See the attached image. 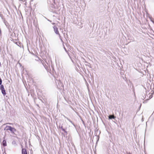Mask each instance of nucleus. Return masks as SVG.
I'll return each mask as SVG.
<instances>
[{
	"label": "nucleus",
	"mask_w": 154,
	"mask_h": 154,
	"mask_svg": "<svg viewBox=\"0 0 154 154\" xmlns=\"http://www.w3.org/2000/svg\"><path fill=\"white\" fill-rule=\"evenodd\" d=\"M53 28L54 29V31L55 33L57 35H58V36H60V34L59 32L58 31V29L57 27L56 26H54L53 27Z\"/></svg>",
	"instance_id": "f257e3e1"
},
{
	"label": "nucleus",
	"mask_w": 154,
	"mask_h": 154,
	"mask_svg": "<svg viewBox=\"0 0 154 154\" xmlns=\"http://www.w3.org/2000/svg\"><path fill=\"white\" fill-rule=\"evenodd\" d=\"M3 138L4 139L2 143V144L4 147H5L7 145L6 141L5 140V137H4Z\"/></svg>",
	"instance_id": "f03ea898"
},
{
	"label": "nucleus",
	"mask_w": 154,
	"mask_h": 154,
	"mask_svg": "<svg viewBox=\"0 0 154 154\" xmlns=\"http://www.w3.org/2000/svg\"><path fill=\"white\" fill-rule=\"evenodd\" d=\"M22 154H27L26 149L25 148H23V146L22 145Z\"/></svg>",
	"instance_id": "7ed1b4c3"
},
{
	"label": "nucleus",
	"mask_w": 154,
	"mask_h": 154,
	"mask_svg": "<svg viewBox=\"0 0 154 154\" xmlns=\"http://www.w3.org/2000/svg\"><path fill=\"white\" fill-rule=\"evenodd\" d=\"M116 116L114 115H110L108 116L109 119H115L116 118Z\"/></svg>",
	"instance_id": "20e7f679"
},
{
	"label": "nucleus",
	"mask_w": 154,
	"mask_h": 154,
	"mask_svg": "<svg viewBox=\"0 0 154 154\" xmlns=\"http://www.w3.org/2000/svg\"><path fill=\"white\" fill-rule=\"evenodd\" d=\"M10 131L11 132V133L13 134H14V132L16 131V130L15 128H14L12 127H11V128Z\"/></svg>",
	"instance_id": "39448f33"
},
{
	"label": "nucleus",
	"mask_w": 154,
	"mask_h": 154,
	"mask_svg": "<svg viewBox=\"0 0 154 154\" xmlns=\"http://www.w3.org/2000/svg\"><path fill=\"white\" fill-rule=\"evenodd\" d=\"M11 127V126L7 125L6 127L4 128V130L7 131L9 130L10 131Z\"/></svg>",
	"instance_id": "423d86ee"
},
{
	"label": "nucleus",
	"mask_w": 154,
	"mask_h": 154,
	"mask_svg": "<svg viewBox=\"0 0 154 154\" xmlns=\"http://www.w3.org/2000/svg\"><path fill=\"white\" fill-rule=\"evenodd\" d=\"M59 128H60L62 130L64 131V132L66 133V134H67V132L66 131L65 129L63 128V126H62V125L61 126H60H60H59Z\"/></svg>",
	"instance_id": "0eeeda50"
},
{
	"label": "nucleus",
	"mask_w": 154,
	"mask_h": 154,
	"mask_svg": "<svg viewBox=\"0 0 154 154\" xmlns=\"http://www.w3.org/2000/svg\"><path fill=\"white\" fill-rule=\"evenodd\" d=\"M1 92L2 94L4 96H5L6 94L5 90V89H2L1 90Z\"/></svg>",
	"instance_id": "6e6552de"
},
{
	"label": "nucleus",
	"mask_w": 154,
	"mask_h": 154,
	"mask_svg": "<svg viewBox=\"0 0 154 154\" xmlns=\"http://www.w3.org/2000/svg\"><path fill=\"white\" fill-rule=\"evenodd\" d=\"M4 23L5 24V25L6 26H7V27L9 29V26L8 22L6 21H5Z\"/></svg>",
	"instance_id": "1a4fd4ad"
},
{
	"label": "nucleus",
	"mask_w": 154,
	"mask_h": 154,
	"mask_svg": "<svg viewBox=\"0 0 154 154\" xmlns=\"http://www.w3.org/2000/svg\"><path fill=\"white\" fill-rule=\"evenodd\" d=\"M14 42L15 44L16 45H17L19 47H20L21 43L20 42H16V41H15V42Z\"/></svg>",
	"instance_id": "9d476101"
},
{
	"label": "nucleus",
	"mask_w": 154,
	"mask_h": 154,
	"mask_svg": "<svg viewBox=\"0 0 154 154\" xmlns=\"http://www.w3.org/2000/svg\"><path fill=\"white\" fill-rule=\"evenodd\" d=\"M65 117L66 118L69 122H70L71 123H72V124L75 127V125L73 123L72 121H71L70 119H68L67 117L65 116Z\"/></svg>",
	"instance_id": "9b49d317"
},
{
	"label": "nucleus",
	"mask_w": 154,
	"mask_h": 154,
	"mask_svg": "<svg viewBox=\"0 0 154 154\" xmlns=\"http://www.w3.org/2000/svg\"><path fill=\"white\" fill-rule=\"evenodd\" d=\"M85 63H88V64L86 65V66H88L90 68H92L91 66V64L90 63H88V62L87 61H85Z\"/></svg>",
	"instance_id": "f8f14e48"
},
{
	"label": "nucleus",
	"mask_w": 154,
	"mask_h": 154,
	"mask_svg": "<svg viewBox=\"0 0 154 154\" xmlns=\"http://www.w3.org/2000/svg\"><path fill=\"white\" fill-rule=\"evenodd\" d=\"M0 85V89L1 90L2 89H5L4 88V86L3 85H2L1 84Z\"/></svg>",
	"instance_id": "ddd939ff"
},
{
	"label": "nucleus",
	"mask_w": 154,
	"mask_h": 154,
	"mask_svg": "<svg viewBox=\"0 0 154 154\" xmlns=\"http://www.w3.org/2000/svg\"><path fill=\"white\" fill-rule=\"evenodd\" d=\"M18 40V39H14L13 38H12V39L11 40L13 41V42H14L15 41H16Z\"/></svg>",
	"instance_id": "4468645a"
},
{
	"label": "nucleus",
	"mask_w": 154,
	"mask_h": 154,
	"mask_svg": "<svg viewBox=\"0 0 154 154\" xmlns=\"http://www.w3.org/2000/svg\"><path fill=\"white\" fill-rule=\"evenodd\" d=\"M51 7L53 8H55V6L53 4L51 5Z\"/></svg>",
	"instance_id": "2eb2a0df"
},
{
	"label": "nucleus",
	"mask_w": 154,
	"mask_h": 154,
	"mask_svg": "<svg viewBox=\"0 0 154 154\" xmlns=\"http://www.w3.org/2000/svg\"><path fill=\"white\" fill-rule=\"evenodd\" d=\"M59 36V37L60 38V39L61 41L62 42H63V40L62 39V38H61V37L60 36H60Z\"/></svg>",
	"instance_id": "dca6fc26"
},
{
	"label": "nucleus",
	"mask_w": 154,
	"mask_h": 154,
	"mask_svg": "<svg viewBox=\"0 0 154 154\" xmlns=\"http://www.w3.org/2000/svg\"><path fill=\"white\" fill-rule=\"evenodd\" d=\"M2 83V80L1 78L0 77V85H1Z\"/></svg>",
	"instance_id": "f3484780"
},
{
	"label": "nucleus",
	"mask_w": 154,
	"mask_h": 154,
	"mask_svg": "<svg viewBox=\"0 0 154 154\" xmlns=\"http://www.w3.org/2000/svg\"><path fill=\"white\" fill-rule=\"evenodd\" d=\"M146 98V95H145V97H144V96H143V98H142L143 99H145Z\"/></svg>",
	"instance_id": "a211bd4d"
},
{
	"label": "nucleus",
	"mask_w": 154,
	"mask_h": 154,
	"mask_svg": "<svg viewBox=\"0 0 154 154\" xmlns=\"http://www.w3.org/2000/svg\"><path fill=\"white\" fill-rule=\"evenodd\" d=\"M64 49H65V50L66 51V52H67V51L66 50V48L65 47H64Z\"/></svg>",
	"instance_id": "6ab92c4d"
},
{
	"label": "nucleus",
	"mask_w": 154,
	"mask_h": 154,
	"mask_svg": "<svg viewBox=\"0 0 154 154\" xmlns=\"http://www.w3.org/2000/svg\"><path fill=\"white\" fill-rule=\"evenodd\" d=\"M82 122L83 123L84 125H85V122H84V121H83L82 119Z\"/></svg>",
	"instance_id": "aec40b11"
},
{
	"label": "nucleus",
	"mask_w": 154,
	"mask_h": 154,
	"mask_svg": "<svg viewBox=\"0 0 154 154\" xmlns=\"http://www.w3.org/2000/svg\"><path fill=\"white\" fill-rule=\"evenodd\" d=\"M99 136H98V139H97V141L99 140Z\"/></svg>",
	"instance_id": "412c9836"
},
{
	"label": "nucleus",
	"mask_w": 154,
	"mask_h": 154,
	"mask_svg": "<svg viewBox=\"0 0 154 154\" xmlns=\"http://www.w3.org/2000/svg\"><path fill=\"white\" fill-rule=\"evenodd\" d=\"M52 24L53 25H54L55 24V23H52Z\"/></svg>",
	"instance_id": "4be33fe9"
},
{
	"label": "nucleus",
	"mask_w": 154,
	"mask_h": 154,
	"mask_svg": "<svg viewBox=\"0 0 154 154\" xmlns=\"http://www.w3.org/2000/svg\"><path fill=\"white\" fill-rule=\"evenodd\" d=\"M131 40H132V41H134V38H133L131 39Z\"/></svg>",
	"instance_id": "5701e85b"
},
{
	"label": "nucleus",
	"mask_w": 154,
	"mask_h": 154,
	"mask_svg": "<svg viewBox=\"0 0 154 154\" xmlns=\"http://www.w3.org/2000/svg\"><path fill=\"white\" fill-rule=\"evenodd\" d=\"M2 121V120H0V123Z\"/></svg>",
	"instance_id": "b1692460"
},
{
	"label": "nucleus",
	"mask_w": 154,
	"mask_h": 154,
	"mask_svg": "<svg viewBox=\"0 0 154 154\" xmlns=\"http://www.w3.org/2000/svg\"><path fill=\"white\" fill-rule=\"evenodd\" d=\"M54 1V4H55V0H53Z\"/></svg>",
	"instance_id": "393cba45"
},
{
	"label": "nucleus",
	"mask_w": 154,
	"mask_h": 154,
	"mask_svg": "<svg viewBox=\"0 0 154 154\" xmlns=\"http://www.w3.org/2000/svg\"><path fill=\"white\" fill-rule=\"evenodd\" d=\"M68 55H69V57L70 58H71V57H70V55H69V54H68Z\"/></svg>",
	"instance_id": "a878e982"
},
{
	"label": "nucleus",
	"mask_w": 154,
	"mask_h": 154,
	"mask_svg": "<svg viewBox=\"0 0 154 154\" xmlns=\"http://www.w3.org/2000/svg\"><path fill=\"white\" fill-rule=\"evenodd\" d=\"M50 22H51V21L49 20H48Z\"/></svg>",
	"instance_id": "bb28decb"
},
{
	"label": "nucleus",
	"mask_w": 154,
	"mask_h": 154,
	"mask_svg": "<svg viewBox=\"0 0 154 154\" xmlns=\"http://www.w3.org/2000/svg\"><path fill=\"white\" fill-rule=\"evenodd\" d=\"M62 87H63V86H64V85H62Z\"/></svg>",
	"instance_id": "cd10ccee"
},
{
	"label": "nucleus",
	"mask_w": 154,
	"mask_h": 154,
	"mask_svg": "<svg viewBox=\"0 0 154 154\" xmlns=\"http://www.w3.org/2000/svg\"><path fill=\"white\" fill-rule=\"evenodd\" d=\"M71 60H72V62H73V60H72V59H71Z\"/></svg>",
	"instance_id": "c85d7f7f"
},
{
	"label": "nucleus",
	"mask_w": 154,
	"mask_h": 154,
	"mask_svg": "<svg viewBox=\"0 0 154 154\" xmlns=\"http://www.w3.org/2000/svg\"><path fill=\"white\" fill-rule=\"evenodd\" d=\"M18 125L19 126V125Z\"/></svg>",
	"instance_id": "c756f323"
}]
</instances>
